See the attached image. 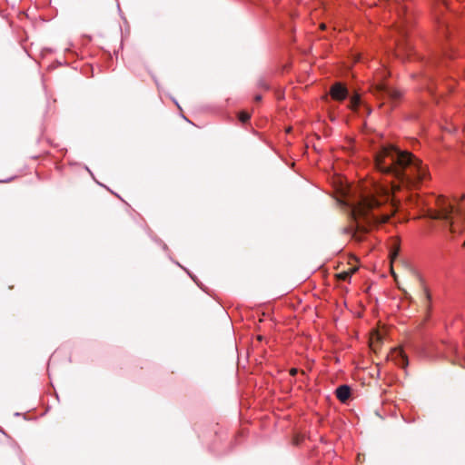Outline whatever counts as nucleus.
<instances>
[{
    "label": "nucleus",
    "instance_id": "nucleus-1",
    "mask_svg": "<svg viewBox=\"0 0 465 465\" xmlns=\"http://www.w3.org/2000/svg\"><path fill=\"white\" fill-rule=\"evenodd\" d=\"M375 168L391 180L384 184L371 181L362 188V199L355 203H401L411 201L414 193L409 191L417 188L430 174L426 165L414 154L401 151L392 145L381 146L374 153ZM336 203H351V186L342 181L336 186Z\"/></svg>",
    "mask_w": 465,
    "mask_h": 465
},
{
    "label": "nucleus",
    "instance_id": "nucleus-2",
    "mask_svg": "<svg viewBox=\"0 0 465 465\" xmlns=\"http://www.w3.org/2000/svg\"><path fill=\"white\" fill-rule=\"evenodd\" d=\"M331 99L337 102H343L350 99L348 107L352 111H357L361 104V97L358 94L350 95L349 90L345 84L341 82L334 83L330 89Z\"/></svg>",
    "mask_w": 465,
    "mask_h": 465
},
{
    "label": "nucleus",
    "instance_id": "nucleus-3",
    "mask_svg": "<svg viewBox=\"0 0 465 465\" xmlns=\"http://www.w3.org/2000/svg\"><path fill=\"white\" fill-rule=\"evenodd\" d=\"M353 207L351 212L353 219L356 222L357 227L359 229L362 228L365 230V223L371 224L372 222L376 220L375 216L370 212L371 211V207L374 205H350Z\"/></svg>",
    "mask_w": 465,
    "mask_h": 465
},
{
    "label": "nucleus",
    "instance_id": "nucleus-4",
    "mask_svg": "<svg viewBox=\"0 0 465 465\" xmlns=\"http://www.w3.org/2000/svg\"><path fill=\"white\" fill-rule=\"evenodd\" d=\"M374 94L383 100L396 102L400 99L401 94L399 91L393 89L390 85L384 83H381L376 85L374 89Z\"/></svg>",
    "mask_w": 465,
    "mask_h": 465
},
{
    "label": "nucleus",
    "instance_id": "nucleus-5",
    "mask_svg": "<svg viewBox=\"0 0 465 465\" xmlns=\"http://www.w3.org/2000/svg\"><path fill=\"white\" fill-rule=\"evenodd\" d=\"M388 359L403 369L409 364L408 357L401 347L392 349L388 355Z\"/></svg>",
    "mask_w": 465,
    "mask_h": 465
},
{
    "label": "nucleus",
    "instance_id": "nucleus-6",
    "mask_svg": "<svg viewBox=\"0 0 465 465\" xmlns=\"http://www.w3.org/2000/svg\"><path fill=\"white\" fill-rule=\"evenodd\" d=\"M420 288H421V294H420V304L424 308L426 312V319H428L430 315V312L432 309V303H431V294L430 292L429 288L425 284V282L421 280L420 281Z\"/></svg>",
    "mask_w": 465,
    "mask_h": 465
},
{
    "label": "nucleus",
    "instance_id": "nucleus-7",
    "mask_svg": "<svg viewBox=\"0 0 465 465\" xmlns=\"http://www.w3.org/2000/svg\"><path fill=\"white\" fill-rule=\"evenodd\" d=\"M399 34L401 35V42L402 43H400L399 45H402V48L404 49V51L407 53V55H411L412 51H413V47L412 45H411V43L409 42L408 40V29L406 27V25H401L399 27Z\"/></svg>",
    "mask_w": 465,
    "mask_h": 465
},
{
    "label": "nucleus",
    "instance_id": "nucleus-8",
    "mask_svg": "<svg viewBox=\"0 0 465 465\" xmlns=\"http://www.w3.org/2000/svg\"><path fill=\"white\" fill-rule=\"evenodd\" d=\"M335 394L341 402H345L351 396V389L348 385H341L336 389Z\"/></svg>",
    "mask_w": 465,
    "mask_h": 465
},
{
    "label": "nucleus",
    "instance_id": "nucleus-9",
    "mask_svg": "<svg viewBox=\"0 0 465 465\" xmlns=\"http://www.w3.org/2000/svg\"><path fill=\"white\" fill-rule=\"evenodd\" d=\"M440 55H445V56L451 58V57H453V53L450 50V48H448L442 45L440 46V54H437L431 60H430V61L428 60V61H426V63L434 64L437 62V60L440 58Z\"/></svg>",
    "mask_w": 465,
    "mask_h": 465
},
{
    "label": "nucleus",
    "instance_id": "nucleus-10",
    "mask_svg": "<svg viewBox=\"0 0 465 465\" xmlns=\"http://www.w3.org/2000/svg\"><path fill=\"white\" fill-rule=\"evenodd\" d=\"M450 34L449 26L445 22H439V35L440 38H448Z\"/></svg>",
    "mask_w": 465,
    "mask_h": 465
},
{
    "label": "nucleus",
    "instance_id": "nucleus-11",
    "mask_svg": "<svg viewBox=\"0 0 465 465\" xmlns=\"http://www.w3.org/2000/svg\"><path fill=\"white\" fill-rule=\"evenodd\" d=\"M428 215L431 219H446L447 218V213H442V212H438V211H434V212L430 211Z\"/></svg>",
    "mask_w": 465,
    "mask_h": 465
},
{
    "label": "nucleus",
    "instance_id": "nucleus-12",
    "mask_svg": "<svg viewBox=\"0 0 465 465\" xmlns=\"http://www.w3.org/2000/svg\"><path fill=\"white\" fill-rule=\"evenodd\" d=\"M251 118V114L247 112H240L239 114H238V119L240 122H242V124H245L247 123Z\"/></svg>",
    "mask_w": 465,
    "mask_h": 465
},
{
    "label": "nucleus",
    "instance_id": "nucleus-13",
    "mask_svg": "<svg viewBox=\"0 0 465 465\" xmlns=\"http://www.w3.org/2000/svg\"><path fill=\"white\" fill-rule=\"evenodd\" d=\"M351 272H342L339 273L338 277H339V279H341L342 281H347L348 279L351 278Z\"/></svg>",
    "mask_w": 465,
    "mask_h": 465
},
{
    "label": "nucleus",
    "instance_id": "nucleus-14",
    "mask_svg": "<svg viewBox=\"0 0 465 465\" xmlns=\"http://www.w3.org/2000/svg\"><path fill=\"white\" fill-rule=\"evenodd\" d=\"M398 5L401 7V12H402L403 14L407 12V6L405 5L398 4Z\"/></svg>",
    "mask_w": 465,
    "mask_h": 465
},
{
    "label": "nucleus",
    "instance_id": "nucleus-15",
    "mask_svg": "<svg viewBox=\"0 0 465 465\" xmlns=\"http://www.w3.org/2000/svg\"><path fill=\"white\" fill-rule=\"evenodd\" d=\"M398 255V250L394 251L393 252L391 253V261L394 260Z\"/></svg>",
    "mask_w": 465,
    "mask_h": 465
},
{
    "label": "nucleus",
    "instance_id": "nucleus-16",
    "mask_svg": "<svg viewBox=\"0 0 465 465\" xmlns=\"http://www.w3.org/2000/svg\"><path fill=\"white\" fill-rule=\"evenodd\" d=\"M297 371H297V369H294V368H293V369H292V370L290 371V374H291L292 376H294V375L297 373Z\"/></svg>",
    "mask_w": 465,
    "mask_h": 465
},
{
    "label": "nucleus",
    "instance_id": "nucleus-17",
    "mask_svg": "<svg viewBox=\"0 0 465 465\" xmlns=\"http://www.w3.org/2000/svg\"><path fill=\"white\" fill-rule=\"evenodd\" d=\"M261 100H262V95H261V94H257V95L255 96V101H256V102H259V101H261Z\"/></svg>",
    "mask_w": 465,
    "mask_h": 465
},
{
    "label": "nucleus",
    "instance_id": "nucleus-18",
    "mask_svg": "<svg viewBox=\"0 0 465 465\" xmlns=\"http://www.w3.org/2000/svg\"><path fill=\"white\" fill-rule=\"evenodd\" d=\"M463 246H465V241H464Z\"/></svg>",
    "mask_w": 465,
    "mask_h": 465
}]
</instances>
